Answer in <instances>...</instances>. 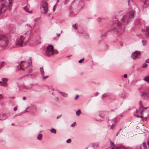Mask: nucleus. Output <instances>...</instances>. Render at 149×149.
Instances as JSON below:
<instances>
[{
    "label": "nucleus",
    "instance_id": "62",
    "mask_svg": "<svg viewBox=\"0 0 149 149\" xmlns=\"http://www.w3.org/2000/svg\"><path fill=\"white\" fill-rule=\"evenodd\" d=\"M2 131V130L0 129V133Z\"/></svg>",
    "mask_w": 149,
    "mask_h": 149
},
{
    "label": "nucleus",
    "instance_id": "8",
    "mask_svg": "<svg viewBox=\"0 0 149 149\" xmlns=\"http://www.w3.org/2000/svg\"><path fill=\"white\" fill-rule=\"evenodd\" d=\"M24 63V65H20V68L22 69V70H24V69L22 68V67H23L25 68H27L28 67L32 65V61H31V58L30 57L29 59L28 60L27 62L26 61H21L20 63Z\"/></svg>",
    "mask_w": 149,
    "mask_h": 149
},
{
    "label": "nucleus",
    "instance_id": "18",
    "mask_svg": "<svg viewBox=\"0 0 149 149\" xmlns=\"http://www.w3.org/2000/svg\"><path fill=\"white\" fill-rule=\"evenodd\" d=\"M40 70L42 77H43L44 76V70L43 67H41L40 68Z\"/></svg>",
    "mask_w": 149,
    "mask_h": 149
},
{
    "label": "nucleus",
    "instance_id": "11",
    "mask_svg": "<svg viewBox=\"0 0 149 149\" xmlns=\"http://www.w3.org/2000/svg\"><path fill=\"white\" fill-rule=\"evenodd\" d=\"M140 54V52L136 51L133 52L131 55V57L133 59L136 58Z\"/></svg>",
    "mask_w": 149,
    "mask_h": 149
},
{
    "label": "nucleus",
    "instance_id": "63",
    "mask_svg": "<svg viewBox=\"0 0 149 149\" xmlns=\"http://www.w3.org/2000/svg\"><path fill=\"white\" fill-rule=\"evenodd\" d=\"M11 125H14V124L13 123H12V124Z\"/></svg>",
    "mask_w": 149,
    "mask_h": 149
},
{
    "label": "nucleus",
    "instance_id": "9",
    "mask_svg": "<svg viewBox=\"0 0 149 149\" xmlns=\"http://www.w3.org/2000/svg\"><path fill=\"white\" fill-rule=\"evenodd\" d=\"M139 104L140 107H139V110L141 111L140 112V114L141 115V117H142L143 116L142 115H144L145 113H146L145 110L147 108V107L144 108L142 104V102L141 101H140L139 102Z\"/></svg>",
    "mask_w": 149,
    "mask_h": 149
},
{
    "label": "nucleus",
    "instance_id": "26",
    "mask_svg": "<svg viewBox=\"0 0 149 149\" xmlns=\"http://www.w3.org/2000/svg\"><path fill=\"white\" fill-rule=\"evenodd\" d=\"M142 43L143 45H146L147 43L146 41L144 40H142Z\"/></svg>",
    "mask_w": 149,
    "mask_h": 149
},
{
    "label": "nucleus",
    "instance_id": "33",
    "mask_svg": "<svg viewBox=\"0 0 149 149\" xmlns=\"http://www.w3.org/2000/svg\"><path fill=\"white\" fill-rule=\"evenodd\" d=\"M26 12H27L28 13H32V11L31 10H30V11H29V9H28L27 8V9L26 11Z\"/></svg>",
    "mask_w": 149,
    "mask_h": 149
},
{
    "label": "nucleus",
    "instance_id": "32",
    "mask_svg": "<svg viewBox=\"0 0 149 149\" xmlns=\"http://www.w3.org/2000/svg\"><path fill=\"white\" fill-rule=\"evenodd\" d=\"M124 12L122 10H121V11H119L118 12V13L119 14V15H120V14H123Z\"/></svg>",
    "mask_w": 149,
    "mask_h": 149
},
{
    "label": "nucleus",
    "instance_id": "53",
    "mask_svg": "<svg viewBox=\"0 0 149 149\" xmlns=\"http://www.w3.org/2000/svg\"><path fill=\"white\" fill-rule=\"evenodd\" d=\"M120 45L122 46H123V43L121 42H120Z\"/></svg>",
    "mask_w": 149,
    "mask_h": 149
},
{
    "label": "nucleus",
    "instance_id": "21",
    "mask_svg": "<svg viewBox=\"0 0 149 149\" xmlns=\"http://www.w3.org/2000/svg\"><path fill=\"white\" fill-rule=\"evenodd\" d=\"M143 80L149 83V76L146 77L143 79Z\"/></svg>",
    "mask_w": 149,
    "mask_h": 149
},
{
    "label": "nucleus",
    "instance_id": "44",
    "mask_svg": "<svg viewBox=\"0 0 149 149\" xmlns=\"http://www.w3.org/2000/svg\"><path fill=\"white\" fill-rule=\"evenodd\" d=\"M61 117V115H58V116H57V119H58V118H60Z\"/></svg>",
    "mask_w": 149,
    "mask_h": 149
},
{
    "label": "nucleus",
    "instance_id": "59",
    "mask_svg": "<svg viewBox=\"0 0 149 149\" xmlns=\"http://www.w3.org/2000/svg\"><path fill=\"white\" fill-rule=\"evenodd\" d=\"M98 117H100V118H101V115H98Z\"/></svg>",
    "mask_w": 149,
    "mask_h": 149
},
{
    "label": "nucleus",
    "instance_id": "64",
    "mask_svg": "<svg viewBox=\"0 0 149 149\" xmlns=\"http://www.w3.org/2000/svg\"><path fill=\"white\" fill-rule=\"evenodd\" d=\"M111 111H114V110H111Z\"/></svg>",
    "mask_w": 149,
    "mask_h": 149
},
{
    "label": "nucleus",
    "instance_id": "56",
    "mask_svg": "<svg viewBox=\"0 0 149 149\" xmlns=\"http://www.w3.org/2000/svg\"><path fill=\"white\" fill-rule=\"evenodd\" d=\"M28 108H29V107H27V108H26V109H25V111H27H27H27V109H28Z\"/></svg>",
    "mask_w": 149,
    "mask_h": 149
},
{
    "label": "nucleus",
    "instance_id": "50",
    "mask_svg": "<svg viewBox=\"0 0 149 149\" xmlns=\"http://www.w3.org/2000/svg\"><path fill=\"white\" fill-rule=\"evenodd\" d=\"M26 98L25 97H24L23 98V100H26Z\"/></svg>",
    "mask_w": 149,
    "mask_h": 149
},
{
    "label": "nucleus",
    "instance_id": "14",
    "mask_svg": "<svg viewBox=\"0 0 149 149\" xmlns=\"http://www.w3.org/2000/svg\"><path fill=\"white\" fill-rule=\"evenodd\" d=\"M6 114H2L0 115V120H5L7 118Z\"/></svg>",
    "mask_w": 149,
    "mask_h": 149
},
{
    "label": "nucleus",
    "instance_id": "35",
    "mask_svg": "<svg viewBox=\"0 0 149 149\" xmlns=\"http://www.w3.org/2000/svg\"><path fill=\"white\" fill-rule=\"evenodd\" d=\"M71 141V140L70 139H67L66 141V142L68 143H70V142Z\"/></svg>",
    "mask_w": 149,
    "mask_h": 149
},
{
    "label": "nucleus",
    "instance_id": "55",
    "mask_svg": "<svg viewBox=\"0 0 149 149\" xmlns=\"http://www.w3.org/2000/svg\"><path fill=\"white\" fill-rule=\"evenodd\" d=\"M60 36V34H58L57 35V36L58 37H59Z\"/></svg>",
    "mask_w": 149,
    "mask_h": 149
},
{
    "label": "nucleus",
    "instance_id": "30",
    "mask_svg": "<svg viewBox=\"0 0 149 149\" xmlns=\"http://www.w3.org/2000/svg\"><path fill=\"white\" fill-rule=\"evenodd\" d=\"M102 19L101 18L99 17L97 18V21L98 22H100L101 20Z\"/></svg>",
    "mask_w": 149,
    "mask_h": 149
},
{
    "label": "nucleus",
    "instance_id": "39",
    "mask_svg": "<svg viewBox=\"0 0 149 149\" xmlns=\"http://www.w3.org/2000/svg\"><path fill=\"white\" fill-rule=\"evenodd\" d=\"M23 9L25 11H26L27 9V6H25L23 8Z\"/></svg>",
    "mask_w": 149,
    "mask_h": 149
},
{
    "label": "nucleus",
    "instance_id": "49",
    "mask_svg": "<svg viewBox=\"0 0 149 149\" xmlns=\"http://www.w3.org/2000/svg\"><path fill=\"white\" fill-rule=\"evenodd\" d=\"M106 96V95L105 94H104L103 95H102V97H105Z\"/></svg>",
    "mask_w": 149,
    "mask_h": 149
},
{
    "label": "nucleus",
    "instance_id": "58",
    "mask_svg": "<svg viewBox=\"0 0 149 149\" xmlns=\"http://www.w3.org/2000/svg\"><path fill=\"white\" fill-rule=\"evenodd\" d=\"M55 100H58V98H57V97L55 98Z\"/></svg>",
    "mask_w": 149,
    "mask_h": 149
},
{
    "label": "nucleus",
    "instance_id": "28",
    "mask_svg": "<svg viewBox=\"0 0 149 149\" xmlns=\"http://www.w3.org/2000/svg\"><path fill=\"white\" fill-rule=\"evenodd\" d=\"M84 58H82L81 60H79V63H81L84 60Z\"/></svg>",
    "mask_w": 149,
    "mask_h": 149
},
{
    "label": "nucleus",
    "instance_id": "42",
    "mask_svg": "<svg viewBox=\"0 0 149 149\" xmlns=\"http://www.w3.org/2000/svg\"><path fill=\"white\" fill-rule=\"evenodd\" d=\"M146 62L147 63H149V59H147L146 60Z\"/></svg>",
    "mask_w": 149,
    "mask_h": 149
},
{
    "label": "nucleus",
    "instance_id": "47",
    "mask_svg": "<svg viewBox=\"0 0 149 149\" xmlns=\"http://www.w3.org/2000/svg\"><path fill=\"white\" fill-rule=\"evenodd\" d=\"M106 33H107L106 32L103 35H102L101 36V37L104 36H105L106 35Z\"/></svg>",
    "mask_w": 149,
    "mask_h": 149
},
{
    "label": "nucleus",
    "instance_id": "38",
    "mask_svg": "<svg viewBox=\"0 0 149 149\" xmlns=\"http://www.w3.org/2000/svg\"><path fill=\"white\" fill-rule=\"evenodd\" d=\"M76 123L75 122H74L71 125V126L72 127H73L75 125Z\"/></svg>",
    "mask_w": 149,
    "mask_h": 149
},
{
    "label": "nucleus",
    "instance_id": "45",
    "mask_svg": "<svg viewBox=\"0 0 149 149\" xmlns=\"http://www.w3.org/2000/svg\"><path fill=\"white\" fill-rule=\"evenodd\" d=\"M127 74H125L124 75V77L125 78H126V77H127Z\"/></svg>",
    "mask_w": 149,
    "mask_h": 149
},
{
    "label": "nucleus",
    "instance_id": "13",
    "mask_svg": "<svg viewBox=\"0 0 149 149\" xmlns=\"http://www.w3.org/2000/svg\"><path fill=\"white\" fill-rule=\"evenodd\" d=\"M111 149H133L132 148L128 147H126L124 146H118L116 147V148H112Z\"/></svg>",
    "mask_w": 149,
    "mask_h": 149
},
{
    "label": "nucleus",
    "instance_id": "31",
    "mask_svg": "<svg viewBox=\"0 0 149 149\" xmlns=\"http://www.w3.org/2000/svg\"><path fill=\"white\" fill-rule=\"evenodd\" d=\"M144 3L145 4H147V5H148L149 4V2L148 1H145L144 2Z\"/></svg>",
    "mask_w": 149,
    "mask_h": 149
},
{
    "label": "nucleus",
    "instance_id": "5",
    "mask_svg": "<svg viewBox=\"0 0 149 149\" xmlns=\"http://www.w3.org/2000/svg\"><path fill=\"white\" fill-rule=\"evenodd\" d=\"M9 42L7 38L4 35H0V46L6 47L8 45Z\"/></svg>",
    "mask_w": 149,
    "mask_h": 149
},
{
    "label": "nucleus",
    "instance_id": "54",
    "mask_svg": "<svg viewBox=\"0 0 149 149\" xmlns=\"http://www.w3.org/2000/svg\"><path fill=\"white\" fill-rule=\"evenodd\" d=\"M1 86H5V85H3V84H2V83H1V85H0Z\"/></svg>",
    "mask_w": 149,
    "mask_h": 149
},
{
    "label": "nucleus",
    "instance_id": "37",
    "mask_svg": "<svg viewBox=\"0 0 149 149\" xmlns=\"http://www.w3.org/2000/svg\"><path fill=\"white\" fill-rule=\"evenodd\" d=\"M48 76H43V80H45V79H47V78L48 77Z\"/></svg>",
    "mask_w": 149,
    "mask_h": 149
},
{
    "label": "nucleus",
    "instance_id": "2",
    "mask_svg": "<svg viewBox=\"0 0 149 149\" xmlns=\"http://www.w3.org/2000/svg\"><path fill=\"white\" fill-rule=\"evenodd\" d=\"M13 0H7L3 3L1 4L0 7V14L5 12L7 10H11V8Z\"/></svg>",
    "mask_w": 149,
    "mask_h": 149
},
{
    "label": "nucleus",
    "instance_id": "41",
    "mask_svg": "<svg viewBox=\"0 0 149 149\" xmlns=\"http://www.w3.org/2000/svg\"><path fill=\"white\" fill-rule=\"evenodd\" d=\"M1 83H4L5 84H6V83L5 82H2V81H0V84L1 85Z\"/></svg>",
    "mask_w": 149,
    "mask_h": 149
},
{
    "label": "nucleus",
    "instance_id": "43",
    "mask_svg": "<svg viewBox=\"0 0 149 149\" xmlns=\"http://www.w3.org/2000/svg\"><path fill=\"white\" fill-rule=\"evenodd\" d=\"M79 97V95H77L76 96V97H75V98H74V99L75 100H76L78 98V97Z\"/></svg>",
    "mask_w": 149,
    "mask_h": 149
},
{
    "label": "nucleus",
    "instance_id": "57",
    "mask_svg": "<svg viewBox=\"0 0 149 149\" xmlns=\"http://www.w3.org/2000/svg\"><path fill=\"white\" fill-rule=\"evenodd\" d=\"M135 116H136L137 117H139V116L138 115H135Z\"/></svg>",
    "mask_w": 149,
    "mask_h": 149
},
{
    "label": "nucleus",
    "instance_id": "60",
    "mask_svg": "<svg viewBox=\"0 0 149 149\" xmlns=\"http://www.w3.org/2000/svg\"><path fill=\"white\" fill-rule=\"evenodd\" d=\"M59 1V0H57V3Z\"/></svg>",
    "mask_w": 149,
    "mask_h": 149
},
{
    "label": "nucleus",
    "instance_id": "3",
    "mask_svg": "<svg viewBox=\"0 0 149 149\" xmlns=\"http://www.w3.org/2000/svg\"><path fill=\"white\" fill-rule=\"evenodd\" d=\"M29 35L26 33L18 37L17 39L16 45L22 47L24 42H26L29 40Z\"/></svg>",
    "mask_w": 149,
    "mask_h": 149
},
{
    "label": "nucleus",
    "instance_id": "52",
    "mask_svg": "<svg viewBox=\"0 0 149 149\" xmlns=\"http://www.w3.org/2000/svg\"><path fill=\"white\" fill-rule=\"evenodd\" d=\"M29 26L31 28H33L34 27V26H30V25H29Z\"/></svg>",
    "mask_w": 149,
    "mask_h": 149
},
{
    "label": "nucleus",
    "instance_id": "6",
    "mask_svg": "<svg viewBox=\"0 0 149 149\" xmlns=\"http://www.w3.org/2000/svg\"><path fill=\"white\" fill-rule=\"evenodd\" d=\"M40 9L42 13H46L48 11V5L47 2L43 0L41 2L40 5Z\"/></svg>",
    "mask_w": 149,
    "mask_h": 149
},
{
    "label": "nucleus",
    "instance_id": "16",
    "mask_svg": "<svg viewBox=\"0 0 149 149\" xmlns=\"http://www.w3.org/2000/svg\"><path fill=\"white\" fill-rule=\"evenodd\" d=\"M139 146L141 147V148H142L143 147V148L145 149L147 148V147L146 145V143L145 142H143L141 146Z\"/></svg>",
    "mask_w": 149,
    "mask_h": 149
},
{
    "label": "nucleus",
    "instance_id": "61",
    "mask_svg": "<svg viewBox=\"0 0 149 149\" xmlns=\"http://www.w3.org/2000/svg\"><path fill=\"white\" fill-rule=\"evenodd\" d=\"M30 85L31 86H34V85H35L34 84H31Z\"/></svg>",
    "mask_w": 149,
    "mask_h": 149
},
{
    "label": "nucleus",
    "instance_id": "24",
    "mask_svg": "<svg viewBox=\"0 0 149 149\" xmlns=\"http://www.w3.org/2000/svg\"><path fill=\"white\" fill-rule=\"evenodd\" d=\"M5 63L4 62H2L0 63V70L4 65Z\"/></svg>",
    "mask_w": 149,
    "mask_h": 149
},
{
    "label": "nucleus",
    "instance_id": "12",
    "mask_svg": "<svg viewBox=\"0 0 149 149\" xmlns=\"http://www.w3.org/2000/svg\"><path fill=\"white\" fill-rule=\"evenodd\" d=\"M110 121H111V122L112 124L111 125H109V126L110 127V129H113L114 125L116 124V118H115L114 119H113L111 120Z\"/></svg>",
    "mask_w": 149,
    "mask_h": 149
},
{
    "label": "nucleus",
    "instance_id": "34",
    "mask_svg": "<svg viewBox=\"0 0 149 149\" xmlns=\"http://www.w3.org/2000/svg\"><path fill=\"white\" fill-rule=\"evenodd\" d=\"M3 97L1 94H0V100H2L3 99Z\"/></svg>",
    "mask_w": 149,
    "mask_h": 149
},
{
    "label": "nucleus",
    "instance_id": "27",
    "mask_svg": "<svg viewBox=\"0 0 149 149\" xmlns=\"http://www.w3.org/2000/svg\"><path fill=\"white\" fill-rule=\"evenodd\" d=\"M2 80L3 81V82H6V81H8V79L6 78H2Z\"/></svg>",
    "mask_w": 149,
    "mask_h": 149
},
{
    "label": "nucleus",
    "instance_id": "4",
    "mask_svg": "<svg viewBox=\"0 0 149 149\" xmlns=\"http://www.w3.org/2000/svg\"><path fill=\"white\" fill-rule=\"evenodd\" d=\"M55 53L57 54L56 52L54 51V48L52 45H48L47 47V49L45 53V56L47 57H50L54 55Z\"/></svg>",
    "mask_w": 149,
    "mask_h": 149
},
{
    "label": "nucleus",
    "instance_id": "15",
    "mask_svg": "<svg viewBox=\"0 0 149 149\" xmlns=\"http://www.w3.org/2000/svg\"><path fill=\"white\" fill-rule=\"evenodd\" d=\"M146 35L147 36L149 37V27H147L146 28Z\"/></svg>",
    "mask_w": 149,
    "mask_h": 149
},
{
    "label": "nucleus",
    "instance_id": "29",
    "mask_svg": "<svg viewBox=\"0 0 149 149\" xmlns=\"http://www.w3.org/2000/svg\"><path fill=\"white\" fill-rule=\"evenodd\" d=\"M110 145L112 146H115V145L113 142H112L111 141H110Z\"/></svg>",
    "mask_w": 149,
    "mask_h": 149
},
{
    "label": "nucleus",
    "instance_id": "25",
    "mask_svg": "<svg viewBox=\"0 0 149 149\" xmlns=\"http://www.w3.org/2000/svg\"><path fill=\"white\" fill-rule=\"evenodd\" d=\"M148 66V64L146 63H144L142 65V67L143 68H146Z\"/></svg>",
    "mask_w": 149,
    "mask_h": 149
},
{
    "label": "nucleus",
    "instance_id": "19",
    "mask_svg": "<svg viewBox=\"0 0 149 149\" xmlns=\"http://www.w3.org/2000/svg\"><path fill=\"white\" fill-rule=\"evenodd\" d=\"M59 93H60L61 95L64 97H66L68 96V94L66 93L61 91H59Z\"/></svg>",
    "mask_w": 149,
    "mask_h": 149
},
{
    "label": "nucleus",
    "instance_id": "22",
    "mask_svg": "<svg viewBox=\"0 0 149 149\" xmlns=\"http://www.w3.org/2000/svg\"><path fill=\"white\" fill-rule=\"evenodd\" d=\"M81 113V110L80 109L78 110L76 113V115L77 116H79Z\"/></svg>",
    "mask_w": 149,
    "mask_h": 149
},
{
    "label": "nucleus",
    "instance_id": "46",
    "mask_svg": "<svg viewBox=\"0 0 149 149\" xmlns=\"http://www.w3.org/2000/svg\"><path fill=\"white\" fill-rule=\"evenodd\" d=\"M17 107H15L14 108V111H16V110H17Z\"/></svg>",
    "mask_w": 149,
    "mask_h": 149
},
{
    "label": "nucleus",
    "instance_id": "40",
    "mask_svg": "<svg viewBox=\"0 0 149 149\" xmlns=\"http://www.w3.org/2000/svg\"><path fill=\"white\" fill-rule=\"evenodd\" d=\"M57 3H56V5H55L54 6V7H53V11H54H54H55V8H55V6H57Z\"/></svg>",
    "mask_w": 149,
    "mask_h": 149
},
{
    "label": "nucleus",
    "instance_id": "23",
    "mask_svg": "<svg viewBox=\"0 0 149 149\" xmlns=\"http://www.w3.org/2000/svg\"><path fill=\"white\" fill-rule=\"evenodd\" d=\"M50 132L54 134H56V132L55 129L54 128H52L50 130Z\"/></svg>",
    "mask_w": 149,
    "mask_h": 149
},
{
    "label": "nucleus",
    "instance_id": "48",
    "mask_svg": "<svg viewBox=\"0 0 149 149\" xmlns=\"http://www.w3.org/2000/svg\"><path fill=\"white\" fill-rule=\"evenodd\" d=\"M98 94L99 93L98 92H96L95 93V96H97Z\"/></svg>",
    "mask_w": 149,
    "mask_h": 149
},
{
    "label": "nucleus",
    "instance_id": "7",
    "mask_svg": "<svg viewBox=\"0 0 149 149\" xmlns=\"http://www.w3.org/2000/svg\"><path fill=\"white\" fill-rule=\"evenodd\" d=\"M140 95L142 99L149 100V88L141 92Z\"/></svg>",
    "mask_w": 149,
    "mask_h": 149
},
{
    "label": "nucleus",
    "instance_id": "51",
    "mask_svg": "<svg viewBox=\"0 0 149 149\" xmlns=\"http://www.w3.org/2000/svg\"><path fill=\"white\" fill-rule=\"evenodd\" d=\"M97 120L98 121H100L101 120V119L99 118V119H97Z\"/></svg>",
    "mask_w": 149,
    "mask_h": 149
},
{
    "label": "nucleus",
    "instance_id": "17",
    "mask_svg": "<svg viewBox=\"0 0 149 149\" xmlns=\"http://www.w3.org/2000/svg\"><path fill=\"white\" fill-rule=\"evenodd\" d=\"M42 138V134H39L37 136V138L40 141L41 140Z\"/></svg>",
    "mask_w": 149,
    "mask_h": 149
},
{
    "label": "nucleus",
    "instance_id": "20",
    "mask_svg": "<svg viewBox=\"0 0 149 149\" xmlns=\"http://www.w3.org/2000/svg\"><path fill=\"white\" fill-rule=\"evenodd\" d=\"M82 34H83V36L84 37L86 38H88L89 37V36L88 34L85 32L83 33Z\"/></svg>",
    "mask_w": 149,
    "mask_h": 149
},
{
    "label": "nucleus",
    "instance_id": "10",
    "mask_svg": "<svg viewBox=\"0 0 149 149\" xmlns=\"http://www.w3.org/2000/svg\"><path fill=\"white\" fill-rule=\"evenodd\" d=\"M98 145V143H92L88 146L85 149H96Z\"/></svg>",
    "mask_w": 149,
    "mask_h": 149
},
{
    "label": "nucleus",
    "instance_id": "1",
    "mask_svg": "<svg viewBox=\"0 0 149 149\" xmlns=\"http://www.w3.org/2000/svg\"><path fill=\"white\" fill-rule=\"evenodd\" d=\"M135 11L134 10L131 11L128 14L123 15L120 19L123 23V24H121L118 21V19L115 18L113 21V27L117 33L119 35L123 34L124 32V25L127 24L134 17Z\"/></svg>",
    "mask_w": 149,
    "mask_h": 149
},
{
    "label": "nucleus",
    "instance_id": "36",
    "mask_svg": "<svg viewBox=\"0 0 149 149\" xmlns=\"http://www.w3.org/2000/svg\"><path fill=\"white\" fill-rule=\"evenodd\" d=\"M72 26H73V27H74L76 29V30L77 29V27L76 24H73L72 25Z\"/></svg>",
    "mask_w": 149,
    "mask_h": 149
}]
</instances>
